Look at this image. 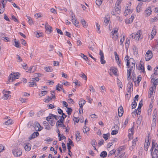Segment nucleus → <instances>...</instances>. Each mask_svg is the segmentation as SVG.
<instances>
[{"label": "nucleus", "instance_id": "1", "mask_svg": "<svg viewBox=\"0 0 158 158\" xmlns=\"http://www.w3.org/2000/svg\"><path fill=\"white\" fill-rule=\"evenodd\" d=\"M19 73H11L9 77L8 80L10 82H12L14 80L19 78Z\"/></svg>", "mask_w": 158, "mask_h": 158}, {"label": "nucleus", "instance_id": "2", "mask_svg": "<svg viewBox=\"0 0 158 158\" xmlns=\"http://www.w3.org/2000/svg\"><path fill=\"white\" fill-rule=\"evenodd\" d=\"M40 123L37 122H35V123L34 126L32 125V123L30 122L28 124V127H34L35 131H40Z\"/></svg>", "mask_w": 158, "mask_h": 158}, {"label": "nucleus", "instance_id": "3", "mask_svg": "<svg viewBox=\"0 0 158 158\" xmlns=\"http://www.w3.org/2000/svg\"><path fill=\"white\" fill-rule=\"evenodd\" d=\"M13 155L15 157L20 156L22 154V151L20 149L15 148L12 150Z\"/></svg>", "mask_w": 158, "mask_h": 158}, {"label": "nucleus", "instance_id": "4", "mask_svg": "<svg viewBox=\"0 0 158 158\" xmlns=\"http://www.w3.org/2000/svg\"><path fill=\"white\" fill-rule=\"evenodd\" d=\"M3 98L4 99H10L11 97L10 94V92L9 91H3Z\"/></svg>", "mask_w": 158, "mask_h": 158}, {"label": "nucleus", "instance_id": "5", "mask_svg": "<svg viewBox=\"0 0 158 158\" xmlns=\"http://www.w3.org/2000/svg\"><path fill=\"white\" fill-rule=\"evenodd\" d=\"M152 57V52L150 50H148L146 53L145 55V58L146 61H148L150 60Z\"/></svg>", "mask_w": 158, "mask_h": 158}, {"label": "nucleus", "instance_id": "6", "mask_svg": "<svg viewBox=\"0 0 158 158\" xmlns=\"http://www.w3.org/2000/svg\"><path fill=\"white\" fill-rule=\"evenodd\" d=\"M118 29L117 30L116 29L115 30H114V29H113V31L111 32L110 35H112L113 37H112V38L115 40H117L118 37V35H117V33L118 32Z\"/></svg>", "mask_w": 158, "mask_h": 158}, {"label": "nucleus", "instance_id": "7", "mask_svg": "<svg viewBox=\"0 0 158 158\" xmlns=\"http://www.w3.org/2000/svg\"><path fill=\"white\" fill-rule=\"evenodd\" d=\"M99 55L100 56V62L102 64H104L106 63V61L105 60H104V54L102 51L101 50H100Z\"/></svg>", "mask_w": 158, "mask_h": 158}, {"label": "nucleus", "instance_id": "8", "mask_svg": "<svg viewBox=\"0 0 158 158\" xmlns=\"http://www.w3.org/2000/svg\"><path fill=\"white\" fill-rule=\"evenodd\" d=\"M118 115L119 117H121L123 114L124 112L123 110V108L121 106H120L118 109Z\"/></svg>", "mask_w": 158, "mask_h": 158}, {"label": "nucleus", "instance_id": "9", "mask_svg": "<svg viewBox=\"0 0 158 158\" xmlns=\"http://www.w3.org/2000/svg\"><path fill=\"white\" fill-rule=\"evenodd\" d=\"M45 28L46 31L49 32V33H51L52 31V27L48 23H46L45 25Z\"/></svg>", "mask_w": 158, "mask_h": 158}, {"label": "nucleus", "instance_id": "10", "mask_svg": "<svg viewBox=\"0 0 158 158\" xmlns=\"http://www.w3.org/2000/svg\"><path fill=\"white\" fill-rule=\"evenodd\" d=\"M156 89H154V87H151L150 88L149 91V95H148V98H150L151 97L152 95L153 94L154 91Z\"/></svg>", "mask_w": 158, "mask_h": 158}, {"label": "nucleus", "instance_id": "11", "mask_svg": "<svg viewBox=\"0 0 158 158\" xmlns=\"http://www.w3.org/2000/svg\"><path fill=\"white\" fill-rule=\"evenodd\" d=\"M39 73H35L34 76V78H32V81H39L40 80L39 77Z\"/></svg>", "mask_w": 158, "mask_h": 158}, {"label": "nucleus", "instance_id": "12", "mask_svg": "<svg viewBox=\"0 0 158 158\" xmlns=\"http://www.w3.org/2000/svg\"><path fill=\"white\" fill-rule=\"evenodd\" d=\"M120 8L121 7L119 6V4H117V5L115 6V10L116 12L118 14H119L120 13Z\"/></svg>", "mask_w": 158, "mask_h": 158}, {"label": "nucleus", "instance_id": "13", "mask_svg": "<svg viewBox=\"0 0 158 158\" xmlns=\"http://www.w3.org/2000/svg\"><path fill=\"white\" fill-rule=\"evenodd\" d=\"M24 148L27 151H29L31 149V145L30 144L28 143L25 144L24 146Z\"/></svg>", "mask_w": 158, "mask_h": 158}, {"label": "nucleus", "instance_id": "14", "mask_svg": "<svg viewBox=\"0 0 158 158\" xmlns=\"http://www.w3.org/2000/svg\"><path fill=\"white\" fill-rule=\"evenodd\" d=\"M152 158H157L158 155V150L155 148L152 154Z\"/></svg>", "mask_w": 158, "mask_h": 158}, {"label": "nucleus", "instance_id": "15", "mask_svg": "<svg viewBox=\"0 0 158 158\" xmlns=\"http://www.w3.org/2000/svg\"><path fill=\"white\" fill-rule=\"evenodd\" d=\"M140 31H137V32L136 33V34H135V39L137 40H138L139 39L140 36Z\"/></svg>", "mask_w": 158, "mask_h": 158}, {"label": "nucleus", "instance_id": "16", "mask_svg": "<svg viewBox=\"0 0 158 158\" xmlns=\"http://www.w3.org/2000/svg\"><path fill=\"white\" fill-rule=\"evenodd\" d=\"M39 135V133L38 132H34L33 134H32L31 136V138L30 139H31L35 138L36 137Z\"/></svg>", "mask_w": 158, "mask_h": 158}, {"label": "nucleus", "instance_id": "17", "mask_svg": "<svg viewBox=\"0 0 158 158\" xmlns=\"http://www.w3.org/2000/svg\"><path fill=\"white\" fill-rule=\"evenodd\" d=\"M86 101L84 100H82L79 102V104L80 106V109H82L83 108V106L85 104Z\"/></svg>", "mask_w": 158, "mask_h": 158}, {"label": "nucleus", "instance_id": "18", "mask_svg": "<svg viewBox=\"0 0 158 158\" xmlns=\"http://www.w3.org/2000/svg\"><path fill=\"white\" fill-rule=\"evenodd\" d=\"M127 66L128 68H129V70L132 71L135 69V64L132 62L130 66L129 65V66Z\"/></svg>", "mask_w": 158, "mask_h": 158}, {"label": "nucleus", "instance_id": "19", "mask_svg": "<svg viewBox=\"0 0 158 158\" xmlns=\"http://www.w3.org/2000/svg\"><path fill=\"white\" fill-rule=\"evenodd\" d=\"M72 22L73 24L75 25L76 27H77L78 26L79 22L78 21H76V19H74L73 18V16H72Z\"/></svg>", "mask_w": 158, "mask_h": 158}, {"label": "nucleus", "instance_id": "20", "mask_svg": "<svg viewBox=\"0 0 158 158\" xmlns=\"http://www.w3.org/2000/svg\"><path fill=\"white\" fill-rule=\"evenodd\" d=\"M151 80L154 81V82H153V84L154 85V89H156V86L158 84V78L155 80V78H152Z\"/></svg>", "mask_w": 158, "mask_h": 158}, {"label": "nucleus", "instance_id": "21", "mask_svg": "<svg viewBox=\"0 0 158 158\" xmlns=\"http://www.w3.org/2000/svg\"><path fill=\"white\" fill-rule=\"evenodd\" d=\"M110 70H111L112 73L114 75L116 76H118V74L117 73V69L116 68L114 67L111 68Z\"/></svg>", "mask_w": 158, "mask_h": 158}, {"label": "nucleus", "instance_id": "22", "mask_svg": "<svg viewBox=\"0 0 158 158\" xmlns=\"http://www.w3.org/2000/svg\"><path fill=\"white\" fill-rule=\"evenodd\" d=\"M27 19H28V23H29V24L30 25H31L32 24H33V22L32 19L29 16H27Z\"/></svg>", "mask_w": 158, "mask_h": 158}, {"label": "nucleus", "instance_id": "23", "mask_svg": "<svg viewBox=\"0 0 158 158\" xmlns=\"http://www.w3.org/2000/svg\"><path fill=\"white\" fill-rule=\"evenodd\" d=\"M35 69V66H33L31 67H30L29 69H26V72H29L30 73H33L34 72V71H32V69Z\"/></svg>", "mask_w": 158, "mask_h": 158}, {"label": "nucleus", "instance_id": "24", "mask_svg": "<svg viewBox=\"0 0 158 158\" xmlns=\"http://www.w3.org/2000/svg\"><path fill=\"white\" fill-rule=\"evenodd\" d=\"M14 123L13 120L11 119H9L5 122V124L7 125H9L12 124Z\"/></svg>", "mask_w": 158, "mask_h": 158}, {"label": "nucleus", "instance_id": "25", "mask_svg": "<svg viewBox=\"0 0 158 158\" xmlns=\"http://www.w3.org/2000/svg\"><path fill=\"white\" fill-rule=\"evenodd\" d=\"M132 12V11L130 10L129 9H127L126 10H125L124 15L125 16H126L128 13H131Z\"/></svg>", "mask_w": 158, "mask_h": 158}, {"label": "nucleus", "instance_id": "26", "mask_svg": "<svg viewBox=\"0 0 158 158\" xmlns=\"http://www.w3.org/2000/svg\"><path fill=\"white\" fill-rule=\"evenodd\" d=\"M152 11L151 10H149V9H148V10H145V12L146 14V16H149L151 13Z\"/></svg>", "mask_w": 158, "mask_h": 158}, {"label": "nucleus", "instance_id": "27", "mask_svg": "<svg viewBox=\"0 0 158 158\" xmlns=\"http://www.w3.org/2000/svg\"><path fill=\"white\" fill-rule=\"evenodd\" d=\"M122 148H119L118 149L115 150L116 151L115 153V156H116L118 155L119 153L122 150Z\"/></svg>", "mask_w": 158, "mask_h": 158}, {"label": "nucleus", "instance_id": "28", "mask_svg": "<svg viewBox=\"0 0 158 158\" xmlns=\"http://www.w3.org/2000/svg\"><path fill=\"white\" fill-rule=\"evenodd\" d=\"M107 155V152L106 151H103L101 153L100 156L104 158L106 157Z\"/></svg>", "mask_w": 158, "mask_h": 158}, {"label": "nucleus", "instance_id": "29", "mask_svg": "<svg viewBox=\"0 0 158 158\" xmlns=\"http://www.w3.org/2000/svg\"><path fill=\"white\" fill-rule=\"evenodd\" d=\"M81 21L84 27H87V25L86 24V22L84 19H81Z\"/></svg>", "mask_w": 158, "mask_h": 158}, {"label": "nucleus", "instance_id": "30", "mask_svg": "<svg viewBox=\"0 0 158 158\" xmlns=\"http://www.w3.org/2000/svg\"><path fill=\"white\" fill-rule=\"evenodd\" d=\"M51 115H53V114H49V116L46 118V119L48 121H49L50 119H52L53 118V116H52Z\"/></svg>", "mask_w": 158, "mask_h": 158}, {"label": "nucleus", "instance_id": "31", "mask_svg": "<svg viewBox=\"0 0 158 158\" xmlns=\"http://www.w3.org/2000/svg\"><path fill=\"white\" fill-rule=\"evenodd\" d=\"M109 21V19H108L107 18L105 17L104 20V24L105 25H107Z\"/></svg>", "mask_w": 158, "mask_h": 158}, {"label": "nucleus", "instance_id": "32", "mask_svg": "<svg viewBox=\"0 0 158 158\" xmlns=\"http://www.w3.org/2000/svg\"><path fill=\"white\" fill-rule=\"evenodd\" d=\"M141 77L140 76H139L137 77V81H135V84H136V82H137V84H138V85H139V82L141 81Z\"/></svg>", "mask_w": 158, "mask_h": 158}, {"label": "nucleus", "instance_id": "33", "mask_svg": "<svg viewBox=\"0 0 158 158\" xmlns=\"http://www.w3.org/2000/svg\"><path fill=\"white\" fill-rule=\"evenodd\" d=\"M150 144V143L149 142V139L148 140L146 139L145 143L144 144V146H145L146 147H149V146Z\"/></svg>", "mask_w": 158, "mask_h": 158}, {"label": "nucleus", "instance_id": "34", "mask_svg": "<svg viewBox=\"0 0 158 158\" xmlns=\"http://www.w3.org/2000/svg\"><path fill=\"white\" fill-rule=\"evenodd\" d=\"M62 119H60L59 120H58L56 122V126L57 127H58L59 126H60L61 123H63V122L62 121Z\"/></svg>", "mask_w": 158, "mask_h": 158}, {"label": "nucleus", "instance_id": "35", "mask_svg": "<svg viewBox=\"0 0 158 158\" xmlns=\"http://www.w3.org/2000/svg\"><path fill=\"white\" fill-rule=\"evenodd\" d=\"M110 135V134L109 133L106 134H103V137L104 138L105 140H106L108 139V137Z\"/></svg>", "mask_w": 158, "mask_h": 158}, {"label": "nucleus", "instance_id": "36", "mask_svg": "<svg viewBox=\"0 0 158 158\" xmlns=\"http://www.w3.org/2000/svg\"><path fill=\"white\" fill-rule=\"evenodd\" d=\"M80 133L79 131H77L76 132L75 136L77 139H80L81 138H79V137H80Z\"/></svg>", "mask_w": 158, "mask_h": 158}, {"label": "nucleus", "instance_id": "37", "mask_svg": "<svg viewBox=\"0 0 158 158\" xmlns=\"http://www.w3.org/2000/svg\"><path fill=\"white\" fill-rule=\"evenodd\" d=\"M134 102H132L131 104L132 108V109L135 108L137 105L136 102H135V100L134 99Z\"/></svg>", "mask_w": 158, "mask_h": 158}, {"label": "nucleus", "instance_id": "38", "mask_svg": "<svg viewBox=\"0 0 158 158\" xmlns=\"http://www.w3.org/2000/svg\"><path fill=\"white\" fill-rule=\"evenodd\" d=\"M117 84L118 86L121 88H122L123 87V85H122V83L121 81L119 80L118 78H117Z\"/></svg>", "mask_w": 158, "mask_h": 158}, {"label": "nucleus", "instance_id": "39", "mask_svg": "<svg viewBox=\"0 0 158 158\" xmlns=\"http://www.w3.org/2000/svg\"><path fill=\"white\" fill-rule=\"evenodd\" d=\"M139 70H142V72H144V67L141 64H140L139 65Z\"/></svg>", "mask_w": 158, "mask_h": 158}, {"label": "nucleus", "instance_id": "40", "mask_svg": "<svg viewBox=\"0 0 158 158\" xmlns=\"http://www.w3.org/2000/svg\"><path fill=\"white\" fill-rule=\"evenodd\" d=\"M129 57L128 55L126 56L125 58V60H127V66H128L129 65H130V61L129 60H128Z\"/></svg>", "mask_w": 158, "mask_h": 158}, {"label": "nucleus", "instance_id": "41", "mask_svg": "<svg viewBox=\"0 0 158 158\" xmlns=\"http://www.w3.org/2000/svg\"><path fill=\"white\" fill-rule=\"evenodd\" d=\"M45 70L47 72H51L52 71V69L51 67H45Z\"/></svg>", "mask_w": 158, "mask_h": 158}, {"label": "nucleus", "instance_id": "42", "mask_svg": "<svg viewBox=\"0 0 158 158\" xmlns=\"http://www.w3.org/2000/svg\"><path fill=\"white\" fill-rule=\"evenodd\" d=\"M156 33V30L155 29H153L152 31L151 32V36L152 38H153L154 36L155 35Z\"/></svg>", "mask_w": 158, "mask_h": 158}, {"label": "nucleus", "instance_id": "43", "mask_svg": "<svg viewBox=\"0 0 158 158\" xmlns=\"http://www.w3.org/2000/svg\"><path fill=\"white\" fill-rule=\"evenodd\" d=\"M43 91H41V95L40 96H43L45 95H46L48 93V92L47 91L45 90L44 89H42Z\"/></svg>", "mask_w": 158, "mask_h": 158}, {"label": "nucleus", "instance_id": "44", "mask_svg": "<svg viewBox=\"0 0 158 158\" xmlns=\"http://www.w3.org/2000/svg\"><path fill=\"white\" fill-rule=\"evenodd\" d=\"M142 120V117H139L137 120V124H138L139 125H140Z\"/></svg>", "mask_w": 158, "mask_h": 158}, {"label": "nucleus", "instance_id": "45", "mask_svg": "<svg viewBox=\"0 0 158 158\" xmlns=\"http://www.w3.org/2000/svg\"><path fill=\"white\" fill-rule=\"evenodd\" d=\"M102 3V0H96V4L98 6H100L101 5Z\"/></svg>", "mask_w": 158, "mask_h": 158}, {"label": "nucleus", "instance_id": "46", "mask_svg": "<svg viewBox=\"0 0 158 158\" xmlns=\"http://www.w3.org/2000/svg\"><path fill=\"white\" fill-rule=\"evenodd\" d=\"M115 152L116 151L114 149L111 150L109 152V154L108 155V156H111L114 153L115 154Z\"/></svg>", "mask_w": 158, "mask_h": 158}, {"label": "nucleus", "instance_id": "47", "mask_svg": "<svg viewBox=\"0 0 158 158\" xmlns=\"http://www.w3.org/2000/svg\"><path fill=\"white\" fill-rule=\"evenodd\" d=\"M114 54L115 56V59L116 60H118L119 61V64H120V63L119 61V56L118 55L117 53V52H114Z\"/></svg>", "mask_w": 158, "mask_h": 158}, {"label": "nucleus", "instance_id": "48", "mask_svg": "<svg viewBox=\"0 0 158 158\" xmlns=\"http://www.w3.org/2000/svg\"><path fill=\"white\" fill-rule=\"evenodd\" d=\"M5 146L2 144H0V152H2L3 150H5Z\"/></svg>", "mask_w": 158, "mask_h": 158}, {"label": "nucleus", "instance_id": "49", "mask_svg": "<svg viewBox=\"0 0 158 158\" xmlns=\"http://www.w3.org/2000/svg\"><path fill=\"white\" fill-rule=\"evenodd\" d=\"M96 26L97 29H98V31H97V32H98V33H100L101 32L100 30V25L98 24V23H96Z\"/></svg>", "mask_w": 158, "mask_h": 158}, {"label": "nucleus", "instance_id": "50", "mask_svg": "<svg viewBox=\"0 0 158 158\" xmlns=\"http://www.w3.org/2000/svg\"><path fill=\"white\" fill-rule=\"evenodd\" d=\"M5 7V6H2V7L0 6V14H2L4 12Z\"/></svg>", "mask_w": 158, "mask_h": 158}, {"label": "nucleus", "instance_id": "51", "mask_svg": "<svg viewBox=\"0 0 158 158\" xmlns=\"http://www.w3.org/2000/svg\"><path fill=\"white\" fill-rule=\"evenodd\" d=\"M29 86L30 87H33L35 85H36L35 84V83L33 82V81H31L29 82Z\"/></svg>", "mask_w": 158, "mask_h": 158}, {"label": "nucleus", "instance_id": "52", "mask_svg": "<svg viewBox=\"0 0 158 158\" xmlns=\"http://www.w3.org/2000/svg\"><path fill=\"white\" fill-rule=\"evenodd\" d=\"M81 57L83 58V59L86 61H88V57L83 54L81 53Z\"/></svg>", "mask_w": 158, "mask_h": 158}, {"label": "nucleus", "instance_id": "53", "mask_svg": "<svg viewBox=\"0 0 158 158\" xmlns=\"http://www.w3.org/2000/svg\"><path fill=\"white\" fill-rule=\"evenodd\" d=\"M19 100L22 103H24L26 102L27 99L25 98H20L19 99Z\"/></svg>", "mask_w": 158, "mask_h": 158}, {"label": "nucleus", "instance_id": "54", "mask_svg": "<svg viewBox=\"0 0 158 158\" xmlns=\"http://www.w3.org/2000/svg\"><path fill=\"white\" fill-rule=\"evenodd\" d=\"M67 109L68 110H67L66 111L69 115H70L72 111V109L71 108L69 107L67 108Z\"/></svg>", "mask_w": 158, "mask_h": 158}, {"label": "nucleus", "instance_id": "55", "mask_svg": "<svg viewBox=\"0 0 158 158\" xmlns=\"http://www.w3.org/2000/svg\"><path fill=\"white\" fill-rule=\"evenodd\" d=\"M15 40H16V39H15ZM14 42H15V44H14V45L17 48H19L20 47L19 46V43L18 42L16 41V40H15L14 41Z\"/></svg>", "mask_w": 158, "mask_h": 158}, {"label": "nucleus", "instance_id": "56", "mask_svg": "<svg viewBox=\"0 0 158 158\" xmlns=\"http://www.w3.org/2000/svg\"><path fill=\"white\" fill-rule=\"evenodd\" d=\"M118 130H113L112 131L111 134L112 135H115L118 133Z\"/></svg>", "mask_w": 158, "mask_h": 158}, {"label": "nucleus", "instance_id": "57", "mask_svg": "<svg viewBox=\"0 0 158 158\" xmlns=\"http://www.w3.org/2000/svg\"><path fill=\"white\" fill-rule=\"evenodd\" d=\"M90 88L89 90L90 91L92 92H94L95 91L94 89V88L93 86L92 85H90L89 86Z\"/></svg>", "mask_w": 158, "mask_h": 158}, {"label": "nucleus", "instance_id": "58", "mask_svg": "<svg viewBox=\"0 0 158 158\" xmlns=\"http://www.w3.org/2000/svg\"><path fill=\"white\" fill-rule=\"evenodd\" d=\"M91 144L93 147H94L95 145L97 144V142L95 139H93L92 140Z\"/></svg>", "mask_w": 158, "mask_h": 158}, {"label": "nucleus", "instance_id": "59", "mask_svg": "<svg viewBox=\"0 0 158 158\" xmlns=\"http://www.w3.org/2000/svg\"><path fill=\"white\" fill-rule=\"evenodd\" d=\"M51 100L52 99V98L55 99V93L54 92L51 91Z\"/></svg>", "mask_w": 158, "mask_h": 158}, {"label": "nucleus", "instance_id": "60", "mask_svg": "<svg viewBox=\"0 0 158 158\" xmlns=\"http://www.w3.org/2000/svg\"><path fill=\"white\" fill-rule=\"evenodd\" d=\"M61 83L62 85H65L67 86L69 85V83L68 81H66V82H64V81H61Z\"/></svg>", "mask_w": 158, "mask_h": 158}, {"label": "nucleus", "instance_id": "61", "mask_svg": "<svg viewBox=\"0 0 158 158\" xmlns=\"http://www.w3.org/2000/svg\"><path fill=\"white\" fill-rule=\"evenodd\" d=\"M48 122L52 126H53L55 124V122L52 119Z\"/></svg>", "mask_w": 158, "mask_h": 158}, {"label": "nucleus", "instance_id": "62", "mask_svg": "<svg viewBox=\"0 0 158 158\" xmlns=\"http://www.w3.org/2000/svg\"><path fill=\"white\" fill-rule=\"evenodd\" d=\"M11 19H13V20H14V21H15V22H18V20L16 18V17H15V16L14 15H11Z\"/></svg>", "mask_w": 158, "mask_h": 158}, {"label": "nucleus", "instance_id": "63", "mask_svg": "<svg viewBox=\"0 0 158 158\" xmlns=\"http://www.w3.org/2000/svg\"><path fill=\"white\" fill-rule=\"evenodd\" d=\"M16 58L17 59V61L18 62H20L22 61V60L20 56L18 55H16Z\"/></svg>", "mask_w": 158, "mask_h": 158}, {"label": "nucleus", "instance_id": "64", "mask_svg": "<svg viewBox=\"0 0 158 158\" xmlns=\"http://www.w3.org/2000/svg\"><path fill=\"white\" fill-rule=\"evenodd\" d=\"M137 138H136L132 141V146H133L136 145V142L137 141Z\"/></svg>", "mask_w": 158, "mask_h": 158}]
</instances>
